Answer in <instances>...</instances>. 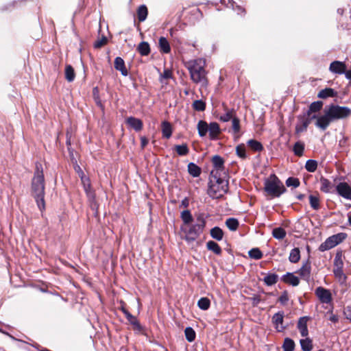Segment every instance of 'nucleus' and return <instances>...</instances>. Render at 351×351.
Instances as JSON below:
<instances>
[{"label":"nucleus","instance_id":"nucleus-62","mask_svg":"<svg viewBox=\"0 0 351 351\" xmlns=\"http://www.w3.org/2000/svg\"><path fill=\"white\" fill-rule=\"evenodd\" d=\"M171 77H172L171 71L168 69H165L162 75V77H163L165 79H170V78H171Z\"/></svg>","mask_w":351,"mask_h":351},{"label":"nucleus","instance_id":"nucleus-26","mask_svg":"<svg viewBox=\"0 0 351 351\" xmlns=\"http://www.w3.org/2000/svg\"><path fill=\"white\" fill-rule=\"evenodd\" d=\"M308 200L311 207L315 210L320 208V199L319 195H308Z\"/></svg>","mask_w":351,"mask_h":351},{"label":"nucleus","instance_id":"nucleus-63","mask_svg":"<svg viewBox=\"0 0 351 351\" xmlns=\"http://www.w3.org/2000/svg\"><path fill=\"white\" fill-rule=\"evenodd\" d=\"M148 143V140L145 136L141 138V145L142 148H144Z\"/></svg>","mask_w":351,"mask_h":351},{"label":"nucleus","instance_id":"nucleus-33","mask_svg":"<svg viewBox=\"0 0 351 351\" xmlns=\"http://www.w3.org/2000/svg\"><path fill=\"white\" fill-rule=\"evenodd\" d=\"M75 73L73 66L70 64H68L65 67V78L66 80L71 82L75 80Z\"/></svg>","mask_w":351,"mask_h":351},{"label":"nucleus","instance_id":"nucleus-53","mask_svg":"<svg viewBox=\"0 0 351 351\" xmlns=\"http://www.w3.org/2000/svg\"><path fill=\"white\" fill-rule=\"evenodd\" d=\"M304 145L303 144L298 142L294 145L293 147V152L295 155L297 156H301L304 151Z\"/></svg>","mask_w":351,"mask_h":351},{"label":"nucleus","instance_id":"nucleus-9","mask_svg":"<svg viewBox=\"0 0 351 351\" xmlns=\"http://www.w3.org/2000/svg\"><path fill=\"white\" fill-rule=\"evenodd\" d=\"M285 312L280 311L275 313L271 317V322L278 332H283L287 326L284 325Z\"/></svg>","mask_w":351,"mask_h":351},{"label":"nucleus","instance_id":"nucleus-10","mask_svg":"<svg viewBox=\"0 0 351 351\" xmlns=\"http://www.w3.org/2000/svg\"><path fill=\"white\" fill-rule=\"evenodd\" d=\"M315 294L321 302L330 304L332 302V295L329 290L319 287L315 290Z\"/></svg>","mask_w":351,"mask_h":351},{"label":"nucleus","instance_id":"nucleus-19","mask_svg":"<svg viewBox=\"0 0 351 351\" xmlns=\"http://www.w3.org/2000/svg\"><path fill=\"white\" fill-rule=\"evenodd\" d=\"M209 136L211 140L215 139L220 133L219 125L216 122H212L208 125Z\"/></svg>","mask_w":351,"mask_h":351},{"label":"nucleus","instance_id":"nucleus-57","mask_svg":"<svg viewBox=\"0 0 351 351\" xmlns=\"http://www.w3.org/2000/svg\"><path fill=\"white\" fill-rule=\"evenodd\" d=\"M93 95H94V99L95 101V103L97 104V105L99 107H102V104H101V101L100 100V98L98 95V88L97 87H95L93 88Z\"/></svg>","mask_w":351,"mask_h":351},{"label":"nucleus","instance_id":"nucleus-5","mask_svg":"<svg viewBox=\"0 0 351 351\" xmlns=\"http://www.w3.org/2000/svg\"><path fill=\"white\" fill-rule=\"evenodd\" d=\"M205 61L203 59H197L191 62L189 70L191 80L195 83H206V71L204 69Z\"/></svg>","mask_w":351,"mask_h":351},{"label":"nucleus","instance_id":"nucleus-11","mask_svg":"<svg viewBox=\"0 0 351 351\" xmlns=\"http://www.w3.org/2000/svg\"><path fill=\"white\" fill-rule=\"evenodd\" d=\"M83 184L84 189L88 198L93 199L95 197V193L91 189L90 181L88 177H86L84 173L81 171L79 173Z\"/></svg>","mask_w":351,"mask_h":351},{"label":"nucleus","instance_id":"nucleus-40","mask_svg":"<svg viewBox=\"0 0 351 351\" xmlns=\"http://www.w3.org/2000/svg\"><path fill=\"white\" fill-rule=\"evenodd\" d=\"M300 258V254L299 249L297 247L293 248L289 254V259L290 262L295 263L299 261Z\"/></svg>","mask_w":351,"mask_h":351},{"label":"nucleus","instance_id":"nucleus-28","mask_svg":"<svg viewBox=\"0 0 351 351\" xmlns=\"http://www.w3.org/2000/svg\"><path fill=\"white\" fill-rule=\"evenodd\" d=\"M210 233L211 237L217 241H221L223 239V232L219 227L215 226L213 228Z\"/></svg>","mask_w":351,"mask_h":351},{"label":"nucleus","instance_id":"nucleus-23","mask_svg":"<svg viewBox=\"0 0 351 351\" xmlns=\"http://www.w3.org/2000/svg\"><path fill=\"white\" fill-rule=\"evenodd\" d=\"M180 217L184 223L182 226H189L193 220V216L189 210H183L180 214Z\"/></svg>","mask_w":351,"mask_h":351},{"label":"nucleus","instance_id":"nucleus-42","mask_svg":"<svg viewBox=\"0 0 351 351\" xmlns=\"http://www.w3.org/2000/svg\"><path fill=\"white\" fill-rule=\"evenodd\" d=\"M273 237L278 240L282 239L286 236V232L282 228H276L272 230Z\"/></svg>","mask_w":351,"mask_h":351},{"label":"nucleus","instance_id":"nucleus-3","mask_svg":"<svg viewBox=\"0 0 351 351\" xmlns=\"http://www.w3.org/2000/svg\"><path fill=\"white\" fill-rule=\"evenodd\" d=\"M206 227L204 215L199 213L195 216V223L186 226H182L181 230L184 234V239L188 242L195 241L204 232Z\"/></svg>","mask_w":351,"mask_h":351},{"label":"nucleus","instance_id":"nucleus-30","mask_svg":"<svg viewBox=\"0 0 351 351\" xmlns=\"http://www.w3.org/2000/svg\"><path fill=\"white\" fill-rule=\"evenodd\" d=\"M278 276L276 274H267L263 278V282L267 286H271L278 281Z\"/></svg>","mask_w":351,"mask_h":351},{"label":"nucleus","instance_id":"nucleus-13","mask_svg":"<svg viewBox=\"0 0 351 351\" xmlns=\"http://www.w3.org/2000/svg\"><path fill=\"white\" fill-rule=\"evenodd\" d=\"M329 70L336 74H343L346 71V65L343 62L335 60L330 63Z\"/></svg>","mask_w":351,"mask_h":351},{"label":"nucleus","instance_id":"nucleus-64","mask_svg":"<svg viewBox=\"0 0 351 351\" xmlns=\"http://www.w3.org/2000/svg\"><path fill=\"white\" fill-rule=\"evenodd\" d=\"M344 73L346 75V78L351 80V70H349L348 71H346Z\"/></svg>","mask_w":351,"mask_h":351},{"label":"nucleus","instance_id":"nucleus-38","mask_svg":"<svg viewBox=\"0 0 351 351\" xmlns=\"http://www.w3.org/2000/svg\"><path fill=\"white\" fill-rule=\"evenodd\" d=\"M343 251L337 250L335 257L334 259V267H343Z\"/></svg>","mask_w":351,"mask_h":351},{"label":"nucleus","instance_id":"nucleus-27","mask_svg":"<svg viewBox=\"0 0 351 351\" xmlns=\"http://www.w3.org/2000/svg\"><path fill=\"white\" fill-rule=\"evenodd\" d=\"M247 145L254 152H261L263 150V145L258 141L254 139H250L247 141Z\"/></svg>","mask_w":351,"mask_h":351},{"label":"nucleus","instance_id":"nucleus-51","mask_svg":"<svg viewBox=\"0 0 351 351\" xmlns=\"http://www.w3.org/2000/svg\"><path fill=\"white\" fill-rule=\"evenodd\" d=\"M286 184L287 186H293L295 188L300 185V181L296 178L290 177L286 180Z\"/></svg>","mask_w":351,"mask_h":351},{"label":"nucleus","instance_id":"nucleus-15","mask_svg":"<svg viewBox=\"0 0 351 351\" xmlns=\"http://www.w3.org/2000/svg\"><path fill=\"white\" fill-rule=\"evenodd\" d=\"M114 64L115 69L119 71L122 75L127 76L128 75V69L122 58L117 57L114 59Z\"/></svg>","mask_w":351,"mask_h":351},{"label":"nucleus","instance_id":"nucleus-61","mask_svg":"<svg viewBox=\"0 0 351 351\" xmlns=\"http://www.w3.org/2000/svg\"><path fill=\"white\" fill-rule=\"evenodd\" d=\"M301 348L304 351H307V337L300 341Z\"/></svg>","mask_w":351,"mask_h":351},{"label":"nucleus","instance_id":"nucleus-32","mask_svg":"<svg viewBox=\"0 0 351 351\" xmlns=\"http://www.w3.org/2000/svg\"><path fill=\"white\" fill-rule=\"evenodd\" d=\"M321 182V187L320 190L324 193H329L330 192V189L332 188V183L326 178H324L323 177L320 179Z\"/></svg>","mask_w":351,"mask_h":351},{"label":"nucleus","instance_id":"nucleus-34","mask_svg":"<svg viewBox=\"0 0 351 351\" xmlns=\"http://www.w3.org/2000/svg\"><path fill=\"white\" fill-rule=\"evenodd\" d=\"M307 128V117H302L299 119V121L295 127V131L297 134L302 132Z\"/></svg>","mask_w":351,"mask_h":351},{"label":"nucleus","instance_id":"nucleus-29","mask_svg":"<svg viewBox=\"0 0 351 351\" xmlns=\"http://www.w3.org/2000/svg\"><path fill=\"white\" fill-rule=\"evenodd\" d=\"M159 47L160 49L162 52L168 53L171 51V47L169 43L166 38L160 37L159 39Z\"/></svg>","mask_w":351,"mask_h":351},{"label":"nucleus","instance_id":"nucleus-8","mask_svg":"<svg viewBox=\"0 0 351 351\" xmlns=\"http://www.w3.org/2000/svg\"><path fill=\"white\" fill-rule=\"evenodd\" d=\"M213 169L210 172V176H223L228 177V173L225 169L224 160L218 155H215L212 158Z\"/></svg>","mask_w":351,"mask_h":351},{"label":"nucleus","instance_id":"nucleus-56","mask_svg":"<svg viewBox=\"0 0 351 351\" xmlns=\"http://www.w3.org/2000/svg\"><path fill=\"white\" fill-rule=\"evenodd\" d=\"M317 167V162L315 160L308 159V172H314Z\"/></svg>","mask_w":351,"mask_h":351},{"label":"nucleus","instance_id":"nucleus-14","mask_svg":"<svg viewBox=\"0 0 351 351\" xmlns=\"http://www.w3.org/2000/svg\"><path fill=\"white\" fill-rule=\"evenodd\" d=\"M126 123L136 132L141 130L143 128L142 121L134 117H128L126 119Z\"/></svg>","mask_w":351,"mask_h":351},{"label":"nucleus","instance_id":"nucleus-37","mask_svg":"<svg viewBox=\"0 0 351 351\" xmlns=\"http://www.w3.org/2000/svg\"><path fill=\"white\" fill-rule=\"evenodd\" d=\"M295 342L291 339L287 337L284 340L282 348L284 351H294Z\"/></svg>","mask_w":351,"mask_h":351},{"label":"nucleus","instance_id":"nucleus-48","mask_svg":"<svg viewBox=\"0 0 351 351\" xmlns=\"http://www.w3.org/2000/svg\"><path fill=\"white\" fill-rule=\"evenodd\" d=\"M248 255L251 258L259 260L263 257V253L258 248H252L248 252Z\"/></svg>","mask_w":351,"mask_h":351},{"label":"nucleus","instance_id":"nucleus-44","mask_svg":"<svg viewBox=\"0 0 351 351\" xmlns=\"http://www.w3.org/2000/svg\"><path fill=\"white\" fill-rule=\"evenodd\" d=\"M193 108L198 112H202L206 109V103L202 100H195L192 104Z\"/></svg>","mask_w":351,"mask_h":351},{"label":"nucleus","instance_id":"nucleus-16","mask_svg":"<svg viewBox=\"0 0 351 351\" xmlns=\"http://www.w3.org/2000/svg\"><path fill=\"white\" fill-rule=\"evenodd\" d=\"M337 96V92L332 88H326L322 89L317 94V97L323 99H326L328 97H335Z\"/></svg>","mask_w":351,"mask_h":351},{"label":"nucleus","instance_id":"nucleus-22","mask_svg":"<svg viewBox=\"0 0 351 351\" xmlns=\"http://www.w3.org/2000/svg\"><path fill=\"white\" fill-rule=\"evenodd\" d=\"M198 134L201 137H204L206 136L207 132H208V124L203 120H200L197 125Z\"/></svg>","mask_w":351,"mask_h":351},{"label":"nucleus","instance_id":"nucleus-43","mask_svg":"<svg viewBox=\"0 0 351 351\" xmlns=\"http://www.w3.org/2000/svg\"><path fill=\"white\" fill-rule=\"evenodd\" d=\"M236 154L241 159H245L247 157L244 144L241 143L236 147Z\"/></svg>","mask_w":351,"mask_h":351},{"label":"nucleus","instance_id":"nucleus-24","mask_svg":"<svg viewBox=\"0 0 351 351\" xmlns=\"http://www.w3.org/2000/svg\"><path fill=\"white\" fill-rule=\"evenodd\" d=\"M162 133L163 137L166 138H169L172 134V128L171 124L165 121L162 123Z\"/></svg>","mask_w":351,"mask_h":351},{"label":"nucleus","instance_id":"nucleus-50","mask_svg":"<svg viewBox=\"0 0 351 351\" xmlns=\"http://www.w3.org/2000/svg\"><path fill=\"white\" fill-rule=\"evenodd\" d=\"M232 128L234 134H238L240 132V120L236 116L232 119Z\"/></svg>","mask_w":351,"mask_h":351},{"label":"nucleus","instance_id":"nucleus-18","mask_svg":"<svg viewBox=\"0 0 351 351\" xmlns=\"http://www.w3.org/2000/svg\"><path fill=\"white\" fill-rule=\"evenodd\" d=\"M297 327L302 337L307 336V316L300 318Z\"/></svg>","mask_w":351,"mask_h":351},{"label":"nucleus","instance_id":"nucleus-21","mask_svg":"<svg viewBox=\"0 0 351 351\" xmlns=\"http://www.w3.org/2000/svg\"><path fill=\"white\" fill-rule=\"evenodd\" d=\"M188 171L191 176H192L194 178H196L199 176L202 170L201 168L194 162H190L188 165Z\"/></svg>","mask_w":351,"mask_h":351},{"label":"nucleus","instance_id":"nucleus-54","mask_svg":"<svg viewBox=\"0 0 351 351\" xmlns=\"http://www.w3.org/2000/svg\"><path fill=\"white\" fill-rule=\"evenodd\" d=\"M333 273L336 278H338L339 279H341L342 278L343 279L346 278V276L343 274V267H334Z\"/></svg>","mask_w":351,"mask_h":351},{"label":"nucleus","instance_id":"nucleus-52","mask_svg":"<svg viewBox=\"0 0 351 351\" xmlns=\"http://www.w3.org/2000/svg\"><path fill=\"white\" fill-rule=\"evenodd\" d=\"M107 38L103 36L101 38H99L94 43L93 46L95 49L101 48L107 43Z\"/></svg>","mask_w":351,"mask_h":351},{"label":"nucleus","instance_id":"nucleus-7","mask_svg":"<svg viewBox=\"0 0 351 351\" xmlns=\"http://www.w3.org/2000/svg\"><path fill=\"white\" fill-rule=\"evenodd\" d=\"M347 237L348 234L345 232H339L338 234H333L327 238L326 240L319 245V250L321 252H324L332 249L342 243Z\"/></svg>","mask_w":351,"mask_h":351},{"label":"nucleus","instance_id":"nucleus-39","mask_svg":"<svg viewBox=\"0 0 351 351\" xmlns=\"http://www.w3.org/2000/svg\"><path fill=\"white\" fill-rule=\"evenodd\" d=\"M210 306V301L208 298H201L197 302V306L203 311H206Z\"/></svg>","mask_w":351,"mask_h":351},{"label":"nucleus","instance_id":"nucleus-45","mask_svg":"<svg viewBox=\"0 0 351 351\" xmlns=\"http://www.w3.org/2000/svg\"><path fill=\"white\" fill-rule=\"evenodd\" d=\"M184 335L189 342H193L195 339V332L191 327H187L184 330Z\"/></svg>","mask_w":351,"mask_h":351},{"label":"nucleus","instance_id":"nucleus-20","mask_svg":"<svg viewBox=\"0 0 351 351\" xmlns=\"http://www.w3.org/2000/svg\"><path fill=\"white\" fill-rule=\"evenodd\" d=\"M282 280L292 286H297L299 285L300 280L298 277L293 275L292 273H287L282 276Z\"/></svg>","mask_w":351,"mask_h":351},{"label":"nucleus","instance_id":"nucleus-6","mask_svg":"<svg viewBox=\"0 0 351 351\" xmlns=\"http://www.w3.org/2000/svg\"><path fill=\"white\" fill-rule=\"evenodd\" d=\"M265 190L273 197H280L285 193L286 189L280 180L274 176V179L265 182Z\"/></svg>","mask_w":351,"mask_h":351},{"label":"nucleus","instance_id":"nucleus-36","mask_svg":"<svg viewBox=\"0 0 351 351\" xmlns=\"http://www.w3.org/2000/svg\"><path fill=\"white\" fill-rule=\"evenodd\" d=\"M137 50L141 56H147L150 53V47L147 42H141Z\"/></svg>","mask_w":351,"mask_h":351},{"label":"nucleus","instance_id":"nucleus-49","mask_svg":"<svg viewBox=\"0 0 351 351\" xmlns=\"http://www.w3.org/2000/svg\"><path fill=\"white\" fill-rule=\"evenodd\" d=\"M122 311L125 314L127 319L130 323L132 325L137 326L138 325V322L136 319V318L133 316L128 311H127L125 308H122Z\"/></svg>","mask_w":351,"mask_h":351},{"label":"nucleus","instance_id":"nucleus-59","mask_svg":"<svg viewBox=\"0 0 351 351\" xmlns=\"http://www.w3.org/2000/svg\"><path fill=\"white\" fill-rule=\"evenodd\" d=\"M250 300L252 301V305L254 306H256L261 302V299L260 296L258 295H254L250 298Z\"/></svg>","mask_w":351,"mask_h":351},{"label":"nucleus","instance_id":"nucleus-31","mask_svg":"<svg viewBox=\"0 0 351 351\" xmlns=\"http://www.w3.org/2000/svg\"><path fill=\"white\" fill-rule=\"evenodd\" d=\"M148 11L145 5H141L137 10V16L140 22L144 21L147 16Z\"/></svg>","mask_w":351,"mask_h":351},{"label":"nucleus","instance_id":"nucleus-12","mask_svg":"<svg viewBox=\"0 0 351 351\" xmlns=\"http://www.w3.org/2000/svg\"><path fill=\"white\" fill-rule=\"evenodd\" d=\"M337 193L348 199H351V187L347 182H340L336 186Z\"/></svg>","mask_w":351,"mask_h":351},{"label":"nucleus","instance_id":"nucleus-55","mask_svg":"<svg viewBox=\"0 0 351 351\" xmlns=\"http://www.w3.org/2000/svg\"><path fill=\"white\" fill-rule=\"evenodd\" d=\"M289 301V295L287 291H283L282 295L278 298V302L282 304L285 305Z\"/></svg>","mask_w":351,"mask_h":351},{"label":"nucleus","instance_id":"nucleus-25","mask_svg":"<svg viewBox=\"0 0 351 351\" xmlns=\"http://www.w3.org/2000/svg\"><path fill=\"white\" fill-rule=\"evenodd\" d=\"M206 247L208 250L212 251L217 255H220L221 254V247L213 241H208L206 243Z\"/></svg>","mask_w":351,"mask_h":351},{"label":"nucleus","instance_id":"nucleus-1","mask_svg":"<svg viewBox=\"0 0 351 351\" xmlns=\"http://www.w3.org/2000/svg\"><path fill=\"white\" fill-rule=\"evenodd\" d=\"M351 116V109L347 106H341L335 104L326 106L322 114H314L312 119H315V126L324 131L332 122L337 120L344 119Z\"/></svg>","mask_w":351,"mask_h":351},{"label":"nucleus","instance_id":"nucleus-4","mask_svg":"<svg viewBox=\"0 0 351 351\" xmlns=\"http://www.w3.org/2000/svg\"><path fill=\"white\" fill-rule=\"evenodd\" d=\"M228 177L211 176L209 182L208 195L213 199L222 197L228 190Z\"/></svg>","mask_w":351,"mask_h":351},{"label":"nucleus","instance_id":"nucleus-46","mask_svg":"<svg viewBox=\"0 0 351 351\" xmlns=\"http://www.w3.org/2000/svg\"><path fill=\"white\" fill-rule=\"evenodd\" d=\"M175 149L179 156H186L189 152L186 144L177 145L175 146Z\"/></svg>","mask_w":351,"mask_h":351},{"label":"nucleus","instance_id":"nucleus-60","mask_svg":"<svg viewBox=\"0 0 351 351\" xmlns=\"http://www.w3.org/2000/svg\"><path fill=\"white\" fill-rule=\"evenodd\" d=\"M343 313H344L346 319L351 321V306H348L345 308Z\"/></svg>","mask_w":351,"mask_h":351},{"label":"nucleus","instance_id":"nucleus-17","mask_svg":"<svg viewBox=\"0 0 351 351\" xmlns=\"http://www.w3.org/2000/svg\"><path fill=\"white\" fill-rule=\"evenodd\" d=\"M225 113L220 117V120L223 122H228L235 117V110L234 108H228V107L223 104Z\"/></svg>","mask_w":351,"mask_h":351},{"label":"nucleus","instance_id":"nucleus-2","mask_svg":"<svg viewBox=\"0 0 351 351\" xmlns=\"http://www.w3.org/2000/svg\"><path fill=\"white\" fill-rule=\"evenodd\" d=\"M32 195L34 197L40 211L45 209V177L42 165L37 162L36 170L31 184Z\"/></svg>","mask_w":351,"mask_h":351},{"label":"nucleus","instance_id":"nucleus-47","mask_svg":"<svg viewBox=\"0 0 351 351\" xmlns=\"http://www.w3.org/2000/svg\"><path fill=\"white\" fill-rule=\"evenodd\" d=\"M333 310V304L330 305V308L326 313L325 317L332 322V323H337L339 322V316L337 315H335L332 313Z\"/></svg>","mask_w":351,"mask_h":351},{"label":"nucleus","instance_id":"nucleus-58","mask_svg":"<svg viewBox=\"0 0 351 351\" xmlns=\"http://www.w3.org/2000/svg\"><path fill=\"white\" fill-rule=\"evenodd\" d=\"M228 3L231 4L232 9L237 10L239 14H240V12L245 13V9H243V8H241L239 5H236V8H234V4L235 3V2L233 0H228Z\"/></svg>","mask_w":351,"mask_h":351},{"label":"nucleus","instance_id":"nucleus-35","mask_svg":"<svg viewBox=\"0 0 351 351\" xmlns=\"http://www.w3.org/2000/svg\"><path fill=\"white\" fill-rule=\"evenodd\" d=\"M324 103L322 101H316L311 104L308 106V115L310 112H317L322 109Z\"/></svg>","mask_w":351,"mask_h":351},{"label":"nucleus","instance_id":"nucleus-41","mask_svg":"<svg viewBox=\"0 0 351 351\" xmlns=\"http://www.w3.org/2000/svg\"><path fill=\"white\" fill-rule=\"evenodd\" d=\"M226 225L231 231H235L239 226V221L235 218H228L226 221Z\"/></svg>","mask_w":351,"mask_h":351}]
</instances>
